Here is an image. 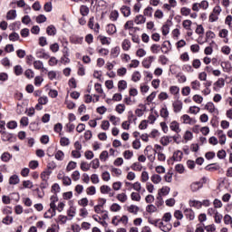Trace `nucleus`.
Listing matches in <instances>:
<instances>
[{
    "label": "nucleus",
    "instance_id": "nucleus-50",
    "mask_svg": "<svg viewBox=\"0 0 232 232\" xmlns=\"http://www.w3.org/2000/svg\"><path fill=\"white\" fill-rule=\"evenodd\" d=\"M150 52L152 53H159L160 52V45L157 44H153L150 46Z\"/></svg>",
    "mask_w": 232,
    "mask_h": 232
},
{
    "label": "nucleus",
    "instance_id": "nucleus-44",
    "mask_svg": "<svg viewBox=\"0 0 232 232\" xmlns=\"http://www.w3.org/2000/svg\"><path fill=\"white\" fill-rule=\"evenodd\" d=\"M160 117H162L163 119H168L169 117V111H168V107H163L160 110Z\"/></svg>",
    "mask_w": 232,
    "mask_h": 232
},
{
    "label": "nucleus",
    "instance_id": "nucleus-42",
    "mask_svg": "<svg viewBox=\"0 0 232 232\" xmlns=\"http://www.w3.org/2000/svg\"><path fill=\"white\" fill-rule=\"evenodd\" d=\"M80 14L84 17L90 14V8L86 5H82L80 7Z\"/></svg>",
    "mask_w": 232,
    "mask_h": 232
},
{
    "label": "nucleus",
    "instance_id": "nucleus-21",
    "mask_svg": "<svg viewBox=\"0 0 232 232\" xmlns=\"http://www.w3.org/2000/svg\"><path fill=\"white\" fill-rule=\"evenodd\" d=\"M111 173H112L113 177H121L122 175V169L111 166L110 168Z\"/></svg>",
    "mask_w": 232,
    "mask_h": 232
},
{
    "label": "nucleus",
    "instance_id": "nucleus-49",
    "mask_svg": "<svg viewBox=\"0 0 232 232\" xmlns=\"http://www.w3.org/2000/svg\"><path fill=\"white\" fill-rule=\"evenodd\" d=\"M131 79L133 82H139V81L141 79L140 72L139 71L134 72Z\"/></svg>",
    "mask_w": 232,
    "mask_h": 232
},
{
    "label": "nucleus",
    "instance_id": "nucleus-17",
    "mask_svg": "<svg viewBox=\"0 0 232 232\" xmlns=\"http://www.w3.org/2000/svg\"><path fill=\"white\" fill-rule=\"evenodd\" d=\"M135 24H144L146 23V17L142 14H138L134 18Z\"/></svg>",
    "mask_w": 232,
    "mask_h": 232
},
{
    "label": "nucleus",
    "instance_id": "nucleus-61",
    "mask_svg": "<svg viewBox=\"0 0 232 232\" xmlns=\"http://www.w3.org/2000/svg\"><path fill=\"white\" fill-rule=\"evenodd\" d=\"M89 200L88 198H82V199H80L78 201V204L82 207V208H86V206H88Z\"/></svg>",
    "mask_w": 232,
    "mask_h": 232
},
{
    "label": "nucleus",
    "instance_id": "nucleus-63",
    "mask_svg": "<svg viewBox=\"0 0 232 232\" xmlns=\"http://www.w3.org/2000/svg\"><path fill=\"white\" fill-rule=\"evenodd\" d=\"M147 213H155L157 212V207L155 205H148L146 208Z\"/></svg>",
    "mask_w": 232,
    "mask_h": 232
},
{
    "label": "nucleus",
    "instance_id": "nucleus-28",
    "mask_svg": "<svg viewBox=\"0 0 232 232\" xmlns=\"http://www.w3.org/2000/svg\"><path fill=\"white\" fill-rule=\"evenodd\" d=\"M17 17V12L15 10H10L7 12L6 19L7 21H14Z\"/></svg>",
    "mask_w": 232,
    "mask_h": 232
},
{
    "label": "nucleus",
    "instance_id": "nucleus-9",
    "mask_svg": "<svg viewBox=\"0 0 232 232\" xmlns=\"http://www.w3.org/2000/svg\"><path fill=\"white\" fill-rule=\"evenodd\" d=\"M160 50L162 53H169V51L171 50V43L169 41L163 42Z\"/></svg>",
    "mask_w": 232,
    "mask_h": 232
},
{
    "label": "nucleus",
    "instance_id": "nucleus-2",
    "mask_svg": "<svg viewBox=\"0 0 232 232\" xmlns=\"http://www.w3.org/2000/svg\"><path fill=\"white\" fill-rule=\"evenodd\" d=\"M216 135L218 138L219 144H221V146H224V144H226V140H227V138L226 137V133H224V130H218L216 131Z\"/></svg>",
    "mask_w": 232,
    "mask_h": 232
},
{
    "label": "nucleus",
    "instance_id": "nucleus-51",
    "mask_svg": "<svg viewBox=\"0 0 232 232\" xmlns=\"http://www.w3.org/2000/svg\"><path fill=\"white\" fill-rule=\"evenodd\" d=\"M110 19L111 21H117V19H119V11L117 10L111 11L110 14Z\"/></svg>",
    "mask_w": 232,
    "mask_h": 232
},
{
    "label": "nucleus",
    "instance_id": "nucleus-19",
    "mask_svg": "<svg viewBox=\"0 0 232 232\" xmlns=\"http://www.w3.org/2000/svg\"><path fill=\"white\" fill-rule=\"evenodd\" d=\"M214 86L218 88V90L224 88V86H226V80L224 78H218L214 83Z\"/></svg>",
    "mask_w": 232,
    "mask_h": 232
},
{
    "label": "nucleus",
    "instance_id": "nucleus-41",
    "mask_svg": "<svg viewBox=\"0 0 232 232\" xmlns=\"http://www.w3.org/2000/svg\"><path fill=\"white\" fill-rule=\"evenodd\" d=\"M130 169H132L133 171H142V165L140 162H134L130 166Z\"/></svg>",
    "mask_w": 232,
    "mask_h": 232
},
{
    "label": "nucleus",
    "instance_id": "nucleus-43",
    "mask_svg": "<svg viewBox=\"0 0 232 232\" xmlns=\"http://www.w3.org/2000/svg\"><path fill=\"white\" fill-rule=\"evenodd\" d=\"M34 68H35V70H44V64L43 63V62L36 60L34 62Z\"/></svg>",
    "mask_w": 232,
    "mask_h": 232
},
{
    "label": "nucleus",
    "instance_id": "nucleus-13",
    "mask_svg": "<svg viewBox=\"0 0 232 232\" xmlns=\"http://www.w3.org/2000/svg\"><path fill=\"white\" fill-rule=\"evenodd\" d=\"M228 34H229V31L227 29H221L218 33V36L221 39H225L224 43H228L229 42V38H227Z\"/></svg>",
    "mask_w": 232,
    "mask_h": 232
},
{
    "label": "nucleus",
    "instance_id": "nucleus-59",
    "mask_svg": "<svg viewBox=\"0 0 232 232\" xmlns=\"http://www.w3.org/2000/svg\"><path fill=\"white\" fill-rule=\"evenodd\" d=\"M216 34L212 31H208L206 33V43H208L210 39H215Z\"/></svg>",
    "mask_w": 232,
    "mask_h": 232
},
{
    "label": "nucleus",
    "instance_id": "nucleus-10",
    "mask_svg": "<svg viewBox=\"0 0 232 232\" xmlns=\"http://www.w3.org/2000/svg\"><path fill=\"white\" fill-rule=\"evenodd\" d=\"M169 128L171 131H175V133H180V131H182V130L180 129V124L176 121L170 122Z\"/></svg>",
    "mask_w": 232,
    "mask_h": 232
},
{
    "label": "nucleus",
    "instance_id": "nucleus-36",
    "mask_svg": "<svg viewBox=\"0 0 232 232\" xmlns=\"http://www.w3.org/2000/svg\"><path fill=\"white\" fill-rule=\"evenodd\" d=\"M115 111H117V113L120 115H122V112L126 111V105H124V103L118 104L115 108Z\"/></svg>",
    "mask_w": 232,
    "mask_h": 232
},
{
    "label": "nucleus",
    "instance_id": "nucleus-33",
    "mask_svg": "<svg viewBox=\"0 0 232 232\" xmlns=\"http://www.w3.org/2000/svg\"><path fill=\"white\" fill-rule=\"evenodd\" d=\"M189 205L191 208H196V209H201L202 208V202L199 200H190Z\"/></svg>",
    "mask_w": 232,
    "mask_h": 232
},
{
    "label": "nucleus",
    "instance_id": "nucleus-64",
    "mask_svg": "<svg viewBox=\"0 0 232 232\" xmlns=\"http://www.w3.org/2000/svg\"><path fill=\"white\" fill-rule=\"evenodd\" d=\"M15 75H23V67L21 65H16L14 68Z\"/></svg>",
    "mask_w": 232,
    "mask_h": 232
},
{
    "label": "nucleus",
    "instance_id": "nucleus-16",
    "mask_svg": "<svg viewBox=\"0 0 232 232\" xmlns=\"http://www.w3.org/2000/svg\"><path fill=\"white\" fill-rule=\"evenodd\" d=\"M202 188V182L195 181L190 185V189L193 193L198 191V189Z\"/></svg>",
    "mask_w": 232,
    "mask_h": 232
},
{
    "label": "nucleus",
    "instance_id": "nucleus-7",
    "mask_svg": "<svg viewBox=\"0 0 232 232\" xmlns=\"http://www.w3.org/2000/svg\"><path fill=\"white\" fill-rule=\"evenodd\" d=\"M100 191L102 195H109V197H113V193H111V188L108 185H102L100 188Z\"/></svg>",
    "mask_w": 232,
    "mask_h": 232
},
{
    "label": "nucleus",
    "instance_id": "nucleus-48",
    "mask_svg": "<svg viewBox=\"0 0 232 232\" xmlns=\"http://www.w3.org/2000/svg\"><path fill=\"white\" fill-rule=\"evenodd\" d=\"M54 157H55L56 160H64V152H63V150H57L54 153Z\"/></svg>",
    "mask_w": 232,
    "mask_h": 232
},
{
    "label": "nucleus",
    "instance_id": "nucleus-31",
    "mask_svg": "<svg viewBox=\"0 0 232 232\" xmlns=\"http://www.w3.org/2000/svg\"><path fill=\"white\" fill-rule=\"evenodd\" d=\"M170 188L169 187H163L159 191L160 197H166L167 195H169Z\"/></svg>",
    "mask_w": 232,
    "mask_h": 232
},
{
    "label": "nucleus",
    "instance_id": "nucleus-52",
    "mask_svg": "<svg viewBox=\"0 0 232 232\" xmlns=\"http://www.w3.org/2000/svg\"><path fill=\"white\" fill-rule=\"evenodd\" d=\"M154 152L157 153L158 160H160V162L166 161V154L162 153L161 151H157V150H154Z\"/></svg>",
    "mask_w": 232,
    "mask_h": 232
},
{
    "label": "nucleus",
    "instance_id": "nucleus-14",
    "mask_svg": "<svg viewBox=\"0 0 232 232\" xmlns=\"http://www.w3.org/2000/svg\"><path fill=\"white\" fill-rule=\"evenodd\" d=\"M153 61H155V57L154 56H149L146 59L143 60L142 62V66L144 68H150L151 66V63H153Z\"/></svg>",
    "mask_w": 232,
    "mask_h": 232
},
{
    "label": "nucleus",
    "instance_id": "nucleus-54",
    "mask_svg": "<svg viewBox=\"0 0 232 232\" xmlns=\"http://www.w3.org/2000/svg\"><path fill=\"white\" fill-rule=\"evenodd\" d=\"M141 182H148L150 180V174L148 171H142L140 177Z\"/></svg>",
    "mask_w": 232,
    "mask_h": 232
},
{
    "label": "nucleus",
    "instance_id": "nucleus-20",
    "mask_svg": "<svg viewBox=\"0 0 232 232\" xmlns=\"http://www.w3.org/2000/svg\"><path fill=\"white\" fill-rule=\"evenodd\" d=\"M106 32L109 34V35H113V34L117 33V27L115 24H109L106 27Z\"/></svg>",
    "mask_w": 232,
    "mask_h": 232
},
{
    "label": "nucleus",
    "instance_id": "nucleus-60",
    "mask_svg": "<svg viewBox=\"0 0 232 232\" xmlns=\"http://www.w3.org/2000/svg\"><path fill=\"white\" fill-rule=\"evenodd\" d=\"M121 207L118 203H113L111 206V211H112L113 213H117V211H121Z\"/></svg>",
    "mask_w": 232,
    "mask_h": 232
},
{
    "label": "nucleus",
    "instance_id": "nucleus-29",
    "mask_svg": "<svg viewBox=\"0 0 232 232\" xmlns=\"http://www.w3.org/2000/svg\"><path fill=\"white\" fill-rule=\"evenodd\" d=\"M128 88V82L124 80L118 82V90L119 92H124Z\"/></svg>",
    "mask_w": 232,
    "mask_h": 232
},
{
    "label": "nucleus",
    "instance_id": "nucleus-57",
    "mask_svg": "<svg viewBox=\"0 0 232 232\" xmlns=\"http://www.w3.org/2000/svg\"><path fill=\"white\" fill-rule=\"evenodd\" d=\"M86 193L87 195L93 196L95 195V193H97V189L95 188V187L91 186L86 188Z\"/></svg>",
    "mask_w": 232,
    "mask_h": 232
},
{
    "label": "nucleus",
    "instance_id": "nucleus-23",
    "mask_svg": "<svg viewBox=\"0 0 232 232\" xmlns=\"http://www.w3.org/2000/svg\"><path fill=\"white\" fill-rule=\"evenodd\" d=\"M121 48L124 52H128L131 48V42L129 39H124L121 43Z\"/></svg>",
    "mask_w": 232,
    "mask_h": 232
},
{
    "label": "nucleus",
    "instance_id": "nucleus-24",
    "mask_svg": "<svg viewBox=\"0 0 232 232\" xmlns=\"http://www.w3.org/2000/svg\"><path fill=\"white\" fill-rule=\"evenodd\" d=\"M117 200H119V202H121L122 204H124V202H128V195H126V193L121 192L120 194H118L116 196Z\"/></svg>",
    "mask_w": 232,
    "mask_h": 232
},
{
    "label": "nucleus",
    "instance_id": "nucleus-6",
    "mask_svg": "<svg viewBox=\"0 0 232 232\" xmlns=\"http://www.w3.org/2000/svg\"><path fill=\"white\" fill-rule=\"evenodd\" d=\"M205 110L209 111V113H217V114H218V109H217V107H215V103H213L212 102H208L205 105Z\"/></svg>",
    "mask_w": 232,
    "mask_h": 232
},
{
    "label": "nucleus",
    "instance_id": "nucleus-15",
    "mask_svg": "<svg viewBox=\"0 0 232 232\" xmlns=\"http://www.w3.org/2000/svg\"><path fill=\"white\" fill-rule=\"evenodd\" d=\"M52 175V172L50 169H46L41 173V179L43 182H48L50 179V176Z\"/></svg>",
    "mask_w": 232,
    "mask_h": 232
},
{
    "label": "nucleus",
    "instance_id": "nucleus-3",
    "mask_svg": "<svg viewBox=\"0 0 232 232\" xmlns=\"http://www.w3.org/2000/svg\"><path fill=\"white\" fill-rule=\"evenodd\" d=\"M44 104H48V97L41 96L38 99V103L35 105V110H38V111L43 110V106H44Z\"/></svg>",
    "mask_w": 232,
    "mask_h": 232
},
{
    "label": "nucleus",
    "instance_id": "nucleus-37",
    "mask_svg": "<svg viewBox=\"0 0 232 232\" xmlns=\"http://www.w3.org/2000/svg\"><path fill=\"white\" fill-rule=\"evenodd\" d=\"M109 121H110V122H111V124L113 126H117L119 124V122H121V118L114 116V115H111L109 117Z\"/></svg>",
    "mask_w": 232,
    "mask_h": 232
},
{
    "label": "nucleus",
    "instance_id": "nucleus-53",
    "mask_svg": "<svg viewBox=\"0 0 232 232\" xmlns=\"http://www.w3.org/2000/svg\"><path fill=\"white\" fill-rule=\"evenodd\" d=\"M2 222L3 224L9 226V224H12L14 222V218L12 216H6L3 218Z\"/></svg>",
    "mask_w": 232,
    "mask_h": 232
},
{
    "label": "nucleus",
    "instance_id": "nucleus-11",
    "mask_svg": "<svg viewBox=\"0 0 232 232\" xmlns=\"http://www.w3.org/2000/svg\"><path fill=\"white\" fill-rule=\"evenodd\" d=\"M140 209V208L137 207V205H130L126 207V211H128V213H131V215H138Z\"/></svg>",
    "mask_w": 232,
    "mask_h": 232
},
{
    "label": "nucleus",
    "instance_id": "nucleus-46",
    "mask_svg": "<svg viewBox=\"0 0 232 232\" xmlns=\"http://www.w3.org/2000/svg\"><path fill=\"white\" fill-rule=\"evenodd\" d=\"M155 97H157V92H152L146 99L147 104H151Z\"/></svg>",
    "mask_w": 232,
    "mask_h": 232
},
{
    "label": "nucleus",
    "instance_id": "nucleus-58",
    "mask_svg": "<svg viewBox=\"0 0 232 232\" xmlns=\"http://www.w3.org/2000/svg\"><path fill=\"white\" fill-rule=\"evenodd\" d=\"M190 85L192 90H200V82L198 80L191 82Z\"/></svg>",
    "mask_w": 232,
    "mask_h": 232
},
{
    "label": "nucleus",
    "instance_id": "nucleus-22",
    "mask_svg": "<svg viewBox=\"0 0 232 232\" xmlns=\"http://www.w3.org/2000/svg\"><path fill=\"white\" fill-rule=\"evenodd\" d=\"M170 142H173V137L171 136H165L160 140L162 146H168Z\"/></svg>",
    "mask_w": 232,
    "mask_h": 232
},
{
    "label": "nucleus",
    "instance_id": "nucleus-30",
    "mask_svg": "<svg viewBox=\"0 0 232 232\" xmlns=\"http://www.w3.org/2000/svg\"><path fill=\"white\" fill-rule=\"evenodd\" d=\"M20 179H19V176L17 175H13L9 178V184L11 186H15V184H19Z\"/></svg>",
    "mask_w": 232,
    "mask_h": 232
},
{
    "label": "nucleus",
    "instance_id": "nucleus-38",
    "mask_svg": "<svg viewBox=\"0 0 232 232\" xmlns=\"http://www.w3.org/2000/svg\"><path fill=\"white\" fill-rule=\"evenodd\" d=\"M121 14H123L124 17H130V15H131V8L129 6H122Z\"/></svg>",
    "mask_w": 232,
    "mask_h": 232
},
{
    "label": "nucleus",
    "instance_id": "nucleus-56",
    "mask_svg": "<svg viewBox=\"0 0 232 232\" xmlns=\"http://www.w3.org/2000/svg\"><path fill=\"white\" fill-rule=\"evenodd\" d=\"M20 36L17 33H12L9 34V41H13V43H15V41H19Z\"/></svg>",
    "mask_w": 232,
    "mask_h": 232
},
{
    "label": "nucleus",
    "instance_id": "nucleus-40",
    "mask_svg": "<svg viewBox=\"0 0 232 232\" xmlns=\"http://www.w3.org/2000/svg\"><path fill=\"white\" fill-rule=\"evenodd\" d=\"M130 198L134 202H140V194L139 192H131L130 193Z\"/></svg>",
    "mask_w": 232,
    "mask_h": 232
},
{
    "label": "nucleus",
    "instance_id": "nucleus-26",
    "mask_svg": "<svg viewBox=\"0 0 232 232\" xmlns=\"http://www.w3.org/2000/svg\"><path fill=\"white\" fill-rule=\"evenodd\" d=\"M150 180L153 184H160V182H162V177L159 174H153L150 177Z\"/></svg>",
    "mask_w": 232,
    "mask_h": 232
},
{
    "label": "nucleus",
    "instance_id": "nucleus-45",
    "mask_svg": "<svg viewBox=\"0 0 232 232\" xmlns=\"http://www.w3.org/2000/svg\"><path fill=\"white\" fill-rule=\"evenodd\" d=\"M180 14L181 15H183L184 17H188V15L191 14V9L188 8V7H181L180 9Z\"/></svg>",
    "mask_w": 232,
    "mask_h": 232
},
{
    "label": "nucleus",
    "instance_id": "nucleus-55",
    "mask_svg": "<svg viewBox=\"0 0 232 232\" xmlns=\"http://www.w3.org/2000/svg\"><path fill=\"white\" fill-rule=\"evenodd\" d=\"M99 37L102 44H111V38H108L104 35H100Z\"/></svg>",
    "mask_w": 232,
    "mask_h": 232
},
{
    "label": "nucleus",
    "instance_id": "nucleus-4",
    "mask_svg": "<svg viewBox=\"0 0 232 232\" xmlns=\"http://www.w3.org/2000/svg\"><path fill=\"white\" fill-rule=\"evenodd\" d=\"M159 227L163 232H169V231H171L173 226L171 225V223H167V222H164V221H160L159 223Z\"/></svg>",
    "mask_w": 232,
    "mask_h": 232
},
{
    "label": "nucleus",
    "instance_id": "nucleus-25",
    "mask_svg": "<svg viewBox=\"0 0 232 232\" xmlns=\"http://www.w3.org/2000/svg\"><path fill=\"white\" fill-rule=\"evenodd\" d=\"M184 153L180 150H176L172 156L173 160H176L177 162H180L182 160Z\"/></svg>",
    "mask_w": 232,
    "mask_h": 232
},
{
    "label": "nucleus",
    "instance_id": "nucleus-27",
    "mask_svg": "<svg viewBox=\"0 0 232 232\" xmlns=\"http://www.w3.org/2000/svg\"><path fill=\"white\" fill-rule=\"evenodd\" d=\"M121 54V47L116 46L111 50V56L115 59Z\"/></svg>",
    "mask_w": 232,
    "mask_h": 232
},
{
    "label": "nucleus",
    "instance_id": "nucleus-39",
    "mask_svg": "<svg viewBox=\"0 0 232 232\" xmlns=\"http://www.w3.org/2000/svg\"><path fill=\"white\" fill-rule=\"evenodd\" d=\"M143 15L146 17H152L153 16V7L148 6L143 11Z\"/></svg>",
    "mask_w": 232,
    "mask_h": 232
},
{
    "label": "nucleus",
    "instance_id": "nucleus-12",
    "mask_svg": "<svg viewBox=\"0 0 232 232\" xmlns=\"http://www.w3.org/2000/svg\"><path fill=\"white\" fill-rule=\"evenodd\" d=\"M55 211H57V207H55L54 208L50 207L48 211L45 212L44 215V218H53V217H55L56 214Z\"/></svg>",
    "mask_w": 232,
    "mask_h": 232
},
{
    "label": "nucleus",
    "instance_id": "nucleus-47",
    "mask_svg": "<svg viewBox=\"0 0 232 232\" xmlns=\"http://www.w3.org/2000/svg\"><path fill=\"white\" fill-rule=\"evenodd\" d=\"M200 112V108L198 106H191L188 109V113H191L192 115H197V113Z\"/></svg>",
    "mask_w": 232,
    "mask_h": 232
},
{
    "label": "nucleus",
    "instance_id": "nucleus-8",
    "mask_svg": "<svg viewBox=\"0 0 232 232\" xmlns=\"http://www.w3.org/2000/svg\"><path fill=\"white\" fill-rule=\"evenodd\" d=\"M151 151H153V149L151 148V146H147L144 150V153L145 155H147L150 162H155V155L150 154Z\"/></svg>",
    "mask_w": 232,
    "mask_h": 232
},
{
    "label": "nucleus",
    "instance_id": "nucleus-62",
    "mask_svg": "<svg viewBox=\"0 0 232 232\" xmlns=\"http://www.w3.org/2000/svg\"><path fill=\"white\" fill-rule=\"evenodd\" d=\"M123 157L126 160H130L133 157V151L131 150H125L123 152Z\"/></svg>",
    "mask_w": 232,
    "mask_h": 232
},
{
    "label": "nucleus",
    "instance_id": "nucleus-34",
    "mask_svg": "<svg viewBox=\"0 0 232 232\" xmlns=\"http://www.w3.org/2000/svg\"><path fill=\"white\" fill-rule=\"evenodd\" d=\"M192 24H193V22H191V20H188V19L184 20V21L182 22V26H183V28H184L185 30H187V31L191 30V25H192Z\"/></svg>",
    "mask_w": 232,
    "mask_h": 232
},
{
    "label": "nucleus",
    "instance_id": "nucleus-32",
    "mask_svg": "<svg viewBox=\"0 0 232 232\" xmlns=\"http://www.w3.org/2000/svg\"><path fill=\"white\" fill-rule=\"evenodd\" d=\"M59 198L57 197V194H53V196H51L50 198V208H57V206L55 205V202H58Z\"/></svg>",
    "mask_w": 232,
    "mask_h": 232
},
{
    "label": "nucleus",
    "instance_id": "nucleus-35",
    "mask_svg": "<svg viewBox=\"0 0 232 232\" xmlns=\"http://www.w3.org/2000/svg\"><path fill=\"white\" fill-rule=\"evenodd\" d=\"M46 34L48 35L53 36V35H55V34H57V29H55V26H53V25H49L46 28Z\"/></svg>",
    "mask_w": 232,
    "mask_h": 232
},
{
    "label": "nucleus",
    "instance_id": "nucleus-1",
    "mask_svg": "<svg viewBox=\"0 0 232 232\" xmlns=\"http://www.w3.org/2000/svg\"><path fill=\"white\" fill-rule=\"evenodd\" d=\"M183 106L184 104L180 100H176L175 102H173L172 108H173L174 113H180V111H182Z\"/></svg>",
    "mask_w": 232,
    "mask_h": 232
},
{
    "label": "nucleus",
    "instance_id": "nucleus-5",
    "mask_svg": "<svg viewBox=\"0 0 232 232\" xmlns=\"http://www.w3.org/2000/svg\"><path fill=\"white\" fill-rule=\"evenodd\" d=\"M181 120L183 121V124H189L190 126H193V124H197V120L192 119L188 114H184L181 116Z\"/></svg>",
    "mask_w": 232,
    "mask_h": 232
},
{
    "label": "nucleus",
    "instance_id": "nucleus-18",
    "mask_svg": "<svg viewBox=\"0 0 232 232\" xmlns=\"http://www.w3.org/2000/svg\"><path fill=\"white\" fill-rule=\"evenodd\" d=\"M185 217L188 220H195V212L191 208L185 209Z\"/></svg>",
    "mask_w": 232,
    "mask_h": 232
}]
</instances>
